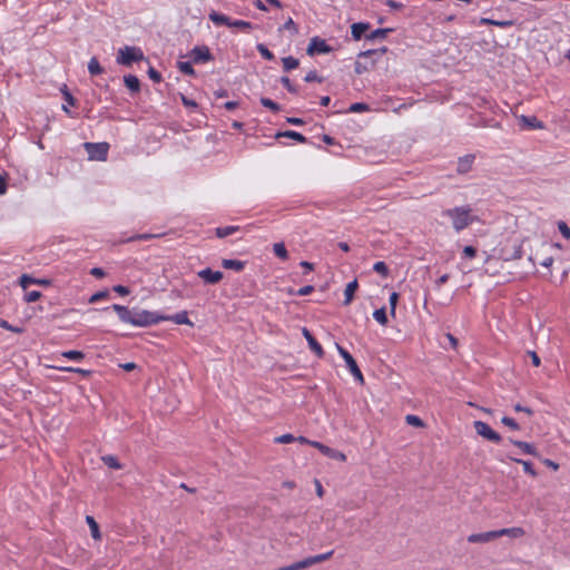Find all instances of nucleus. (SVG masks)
<instances>
[{
	"mask_svg": "<svg viewBox=\"0 0 570 570\" xmlns=\"http://www.w3.org/2000/svg\"><path fill=\"white\" fill-rule=\"evenodd\" d=\"M111 308L117 313L121 322L138 327H147L150 325H155L165 318V315H160L157 312H150L137 307L129 309L126 306L114 304Z\"/></svg>",
	"mask_w": 570,
	"mask_h": 570,
	"instance_id": "1",
	"label": "nucleus"
},
{
	"mask_svg": "<svg viewBox=\"0 0 570 570\" xmlns=\"http://www.w3.org/2000/svg\"><path fill=\"white\" fill-rule=\"evenodd\" d=\"M472 209L469 206H459L442 212V216L452 219V226L456 232H461L471 225L474 217L471 215Z\"/></svg>",
	"mask_w": 570,
	"mask_h": 570,
	"instance_id": "2",
	"label": "nucleus"
},
{
	"mask_svg": "<svg viewBox=\"0 0 570 570\" xmlns=\"http://www.w3.org/2000/svg\"><path fill=\"white\" fill-rule=\"evenodd\" d=\"M145 59L144 52L138 47L125 46L117 52V63L122 66H131L134 62H138Z\"/></svg>",
	"mask_w": 570,
	"mask_h": 570,
	"instance_id": "3",
	"label": "nucleus"
},
{
	"mask_svg": "<svg viewBox=\"0 0 570 570\" xmlns=\"http://www.w3.org/2000/svg\"><path fill=\"white\" fill-rule=\"evenodd\" d=\"M83 148L89 160L105 161L108 156L109 145L107 142H85Z\"/></svg>",
	"mask_w": 570,
	"mask_h": 570,
	"instance_id": "4",
	"label": "nucleus"
},
{
	"mask_svg": "<svg viewBox=\"0 0 570 570\" xmlns=\"http://www.w3.org/2000/svg\"><path fill=\"white\" fill-rule=\"evenodd\" d=\"M336 348L340 353V355L344 358L346 366L348 367L351 374L354 376V379L361 383L364 382L363 374L360 370V367L356 364V361L353 358V356L340 344H335Z\"/></svg>",
	"mask_w": 570,
	"mask_h": 570,
	"instance_id": "5",
	"label": "nucleus"
},
{
	"mask_svg": "<svg viewBox=\"0 0 570 570\" xmlns=\"http://www.w3.org/2000/svg\"><path fill=\"white\" fill-rule=\"evenodd\" d=\"M474 429L479 435L491 442L500 443L502 441L501 435L493 431L491 426L485 422L474 421Z\"/></svg>",
	"mask_w": 570,
	"mask_h": 570,
	"instance_id": "6",
	"label": "nucleus"
},
{
	"mask_svg": "<svg viewBox=\"0 0 570 570\" xmlns=\"http://www.w3.org/2000/svg\"><path fill=\"white\" fill-rule=\"evenodd\" d=\"M189 58L194 63H205L214 59L207 46H196L189 52Z\"/></svg>",
	"mask_w": 570,
	"mask_h": 570,
	"instance_id": "7",
	"label": "nucleus"
},
{
	"mask_svg": "<svg viewBox=\"0 0 570 570\" xmlns=\"http://www.w3.org/2000/svg\"><path fill=\"white\" fill-rule=\"evenodd\" d=\"M332 47H330L324 39L320 37H314L311 39V42L307 47V55L314 56L317 53H330L332 51Z\"/></svg>",
	"mask_w": 570,
	"mask_h": 570,
	"instance_id": "8",
	"label": "nucleus"
},
{
	"mask_svg": "<svg viewBox=\"0 0 570 570\" xmlns=\"http://www.w3.org/2000/svg\"><path fill=\"white\" fill-rule=\"evenodd\" d=\"M197 275L206 284H212V285L219 283L224 277V274L220 271H213L210 268L202 269L197 273Z\"/></svg>",
	"mask_w": 570,
	"mask_h": 570,
	"instance_id": "9",
	"label": "nucleus"
},
{
	"mask_svg": "<svg viewBox=\"0 0 570 570\" xmlns=\"http://www.w3.org/2000/svg\"><path fill=\"white\" fill-rule=\"evenodd\" d=\"M302 334L303 336L306 338L307 343H308V346L309 348L318 356V357H323L324 356V350L323 347L321 346V344L315 340V337L313 336V334L306 328V327H303L302 328Z\"/></svg>",
	"mask_w": 570,
	"mask_h": 570,
	"instance_id": "10",
	"label": "nucleus"
},
{
	"mask_svg": "<svg viewBox=\"0 0 570 570\" xmlns=\"http://www.w3.org/2000/svg\"><path fill=\"white\" fill-rule=\"evenodd\" d=\"M498 538L495 531H488L482 533H473L468 537L470 543H485Z\"/></svg>",
	"mask_w": 570,
	"mask_h": 570,
	"instance_id": "11",
	"label": "nucleus"
},
{
	"mask_svg": "<svg viewBox=\"0 0 570 570\" xmlns=\"http://www.w3.org/2000/svg\"><path fill=\"white\" fill-rule=\"evenodd\" d=\"M475 156L472 154L464 155L458 160L456 171L459 174H466L472 169Z\"/></svg>",
	"mask_w": 570,
	"mask_h": 570,
	"instance_id": "12",
	"label": "nucleus"
},
{
	"mask_svg": "<svg viewBox=\"0 0 570 570\" xmlns=\"http://www.w3.org/2000/svg\"><path fill=\"white\" fill-rule=\"evenodd\" d=\"M368 22H355L351 26V35L354 40H361L366 36V31L370 30Z\"/></svg>",
	"mask_w": 570,
	"mask_h": 570,
	"instance_id": "13",
	"label": "nucleus"
},
{
	"mask_svg": "<svg viewBox=\"0 0 570 570\" xmlns=\"http://www.w3.org/2000/svg\"><path fill=\"white\" fill-rule=\"evenodd\" d=\"M518 120H519V124L523 128H527V129H542L543 128L542 121L538 120V118L534 116L529 117V116L521 115L518 118Z\"/></svg>",
	"mask_w": 570,
	"mask_h": 570,
	"instance_id": "14",
	"label": "nucleus"
},
{
	"mask_svg": "<svg viewBox=\"0 0 570 570\" xmlns=\"http://www.w3.org/2000/svg\"><path fill=\"white\" fill-rule=\"evenodd\" d=\"M510 443H512L513 445L518 446L519 449L522 450L523 453L525 454H530V455H533L535 458H539V452L537 450V448L531 444V443H528V442H524V441H518V440H513V439H509Z\"/></svg>",
	"mask_w": 570,
	"mask_h": 570,
	"instance_id": "15",
	"label": "nucleus"
},
{
	"mask_svg": "<svg viewBox=\"0 0 570 570\" xmlns=\"http://www.w3.org/2000/svg\"><path fill=\"white\" fill-rule=\"evenodd\" d=\"M163 321H173L176 324H186L193 326V322L188 318L187 312L183 311L173 316H165Z\"/></svg>",
	"mask_w": 570,
	"mask_h": 570,
	"instance_id": "16",
	"label": "nucleus"
},
{
	"mask_svg": "<svg viewBox=\"0 0 570 570\" xmlns=\"http://www.w3.org/2000/svg\"><path fill=\"white\" fill-rule=\"evenodd\" d=\"M208 18L210 21H213L215 24L217 26H227L229 27V23H230V18L223 14V13H219L217 11H212L209 14H208Z\"/></svg>",
	"mask_w": 570,
	"mask_h": 570,
	"instance_id": "17",
	"label": "nucleus"
},
{
	"mask_svg": "<svg viewBox=\"0 0 570 570\" xmlns=\"http://www.w3.org/2000/svg\"><path fill=\"white\" fill-rule=\"evenodd\" d=\"M125 86L131 91V92H139L140 90V81L139 79L134 75H127L124 77Z\"/></svg>",
	"mask_w": 570,
	"mask_h": 570,
	"instance_id": "18",
	"label": "nucleus"
},
{
	"mask_svg": "<svg viewBox=\"0 0 570 570\" xmlns=\"http://www.w3.org/2000/svg\"><path fill=\"white\" fill-rule=\"evenodd\" d=\"M357 287H358V284H357L356 279L350 282L346 285V288L344 291V295H345L344 305H348L353 301L354 293L357 289Z\"/></svg>",
	"mask_w": 570,
	"mask_h": 570,
	"instance_id": "19",
	"label": "nucleus"
},
{
	"mask_svg": "<svg viewBox=\"0 0 570 570\" xmlns=\"http://www.w3.org/2000/svg\"><path fill=\"white\" fill-rule=\"evenodd\" d=\"M392 28H381L367 33L365 36L366 40H375V39H385L390 32H392Z\"/></svg>",
	"mask_w": 570,
	"mask_h": 570,
	"instance_id": "20",
	"label": "nucleus"
},
{
	"mask_svg": "<svg viewBox=\"0 0 570 570\" xmlns=\"http://www.w3.org/2000/svg\"><path fill=\"white\" fill-rule=\"evenodd\" d=\"M222 265L226 269H233L236 272L243 271L245 263L237 259H223Z\"/></svg>",
	"mask_w": 570,
	"mask_h": 570,
	"instance_id": "21",
	"label": "nucleus"
},
{
	"mask_svg": "<svg viewBox=\"0 0 570 570\" xmlns=\"http://www.w3.org/2000/svg\"><path fill=\"white\" fill-rule=\"evenodd\" d=\"M498 533V538L502 535H509L512 538H519L523 535L524 531L521 528H508L501 530H494Z\"/></svg>",
	"mask_w": 570,
	"mask_h": 570,
	"instance_id": "22",
	"label": "nucleus"
},
{
	"mask_svg": "<svg viewBox=\"0 0 570 570\" xmlns=\"http://www.w3.org/2000/svg\"><path fill=\"white\" fill-rule=\"evenodd\" d=\"M322 453L331 459H335V460H338V461H345L346 460V456L344 453L335 450V449H332L327 445L324 446Z\"/></svg>",
	"mask_w": 570,
	"mask_h": 570,
	"instance_id": "23",
	"label": "nucleus"
},
{
	"mask_svg": "<svg viewBox=\"0 0 570 570\" xmlns=\"http://www.w3.org/2000/svg\"><path fill=\"white\" fill-rule=\"evenodd\" d=\"M276 137H286V138H291V139H294L298 142H306L307 139L305 136H303L302 134L297 132V131H294V130H286V131H283V132H278L276 135Z\"/></svg>",
	"mask_w": 570,
	"mask_h": 570,
	"instance_id": "24",
	"label": "nucleus"
},
{
	"mask_svg": "<svg viewBox=\"0 0 570 570\" xmlns=\"http://www.w3.org/2000/svg\"><path fill=\"white\" fill-rule=\"evenodd\" d=\"M86 521L90 528V532H91V537L95 539V540H98L100 539V531H99V525L98 523L96 522V520L94 519V517L91 515H87L86 517Z\"/></svg>",
	"mask_w": 570,
	"mask_h": 570,
	"instance_id": "25",
	"label": "nucleus"
},
{
	"mask_svg": "<svg viewBox=\"0 0 570 570\" xmlns=\"http://www.w3.org/2000/svg\"><path fill=\"white\" fill-rule=\"evenodd\" d=\"M101 461L110 469L120 470L122 465L115 455H104Z\"/></svg>",
	"mask_w": 570,
	"mask_h": 570,
	"instance_id": "26",
	"label": "nucleus"
},
{
	"mask_svg": "<svg viewBox=\"0 0 570 570\" xmlns=\"http://www.w3.org/2000/svg\"><path fill=\"white\" fill-rule=\"evenodd\" d=\"M88 71L91 76H97L102 73L104 69L100 66L98 59L96 57H92L90 61L88 62Z\"/></svg>",
	"mask_w": 570,
	"mask_h": 570,
	"instance_id": "27",
	"label": "nucleus"
},
{
	"mask_svg": "<svg viewBox=\"0 0 570 570\" xmlns=\"http://www.w3.org/2000/svg\"><path fill=\"white\" fill-rule=\"evenodd\" d=\"M282 62H283V68L285 71H291V70L297 68L299 65L298 59H296L292 56L283 58Z\"/></svg>",
	"mask_w": 570,
	"mask_h": 570,
	"instance_id": "28",
	"label": "nucleus"
},
{
	"mask_svg": "<svg viewBox=\"0 0 570 570\" xmlns=\"http://www.w3.org/2000/svg\"><path fill=\"white\" fill-rule=\"evenodd\" d=\"M238 229H239L238 226L217 227L216 228V236L219 237V238H224V237H227V236L234 234Z\"/></svg>",
	"mask_w": 570,
	"mask_h": 570,
	"instance_id": "29",
	"label": "nucleus"
},
{
	"mask_svg": "<svg viewBox=\"0 0 570 570\" xmlns=\"http://www.w3.org/2000/svg\"><path fill=\"white\" fill-rule=\"evenodd\" d=\"M274 254L283 261L288 258V252L284 245V243H276L273 246Z\"/></svg>",
	"mask_w": 570,
	"mask_h": 570,
	"instance_id": "30",
	"label": "nucleus"
},
{
	"mask_svg": "<svg viewBox=\"0 0 570 570\" xmlns=\"http://www.w3.org/2000/svg\"><path fill=\"white\" fill-rule=\"evenodd\" d=\"M511 460H513L514 462H517L519 464H522L525 473L530 474L531 476H537V471L534 470V468L530 461H524V460L514 459V458H511Z\"/></svg>",
	"mask_w": 570,
	"mask_h": 570,
	"instance_id": "31",
	"label": "nucleus"
},
{
	"mask_svg": "<svg viewBox=\"0 0 570 570\" xmlns=\"http://www.w3.org/2000/svg\"><path fill=\"white\" fill-rule=\"evenodd\" d=\"M373 317L381 325H386L389 322L385 307L375 309L373 313Z\"/></svg>",
	"mask_w": 570,
	"mask_h": 570,
	"instance_id": "32",
	"label": "nucleus"
},
{
	"mask_svg": "<svg viewBox=\"0 0 570 570\" xmlns=\"http://www.w3.org/2000/svg\"><path fill=\"white\" fill-rule=\"evenodd\" d=\"M177 67L178 69L185 73V75H188V76H195V70L191 66V62L189 61H178L177 62Z\"/></svg>",
	"mask_w": 570,
	"mask_h": 570,
	"instance_id": "33",
	"label": "nucleus"
},
{
	"mask_svg": "<svg viewBox=\"0 0 570 570\" xmlns=\"http://www.w3.org/2000/svg\"><path fill=\"white\" fill-rule=\"evenodd\" d=\"M259 101L264 107L271 109L274 112H278L281 110V106L269 98L262 97Z\"/></svg>",
	"mask_w": 570,
	"mask_h": 570,
	"instance_id": "34",
	"label": "nucleus"
},
{
	"mask_svg": "<svg viewBox=\"0 0 570 570\" xmlns=\"http://www.w3.org/2000/svg\"><path fill=\"white\" fill-rule=\"evenodd\" d=\"M229 28H238L242 30H249L253 28V24L248 21L230 19Z\"/></svg>",
	"mask_w": 570,
	"mask_h": 570,
	"instance_id": "35",
	"label": "nucleus"
},
{
	"mask_svg": "<svg viewBox=\"0 0 570 570\" xmlns=\"http://www.w3.org/2000/svg\"><path fill=\"white\" fill-rule=\"evenodd\" d=\"M405 421L409 425L415 426V428H423L424 422L416 415L407 414L405 416Z\"/></svg>",
	"mask_w": 570,
	"mask_h": 570,
	"instance_id": "36",
	"label": "nucleus"
},
{
	"mask_svg": "<svg viewBox=\"0 0 570 570\" xmlns=\"http://www.w3.org/2000/svg\"><path fill=\"white\" fill-rule=\"evenodd\" d=\"M258 52L261 53V56L263 58H265L266 60H273L275 57H274V53L272 51L268 50V48L263 45V43H258L256 46Z\"/></svg>",
	"mask_w": 570,
	"mask_h": 570,
	"instance_id": "37",
	"label": "nucleus"
},
{
	"mask_svg": "<svg viewBox=\"0 0 570 570\" xmlns=\"http://www.w3.org/2000/svg\"><path fill=\"white\" fill-rule=\"evenodd\" d=\"M373 269L381 274L383 277H386L389 275V268L387 265L384 262H376L373 265Z\"/></svg>",
	"mask_w": 570,
	"mask_h": 570,
	"instance_id": "38",
	"label": "nucleus"
},
{
	"mask_svg": "<svg viewBox=\"0 0 570 570\" xmlns=\"http://www.w3.org/2000/svg\"><path fill=\"white\" fill-rule=\"evenodd\" d=\"M62 356L73 361H80L85 357V354L80 351H67L62 353Z\"/></svg>",
	"mask_w": 570,
	"mask_h": 570,
	"instance_id": "39",
	"label": "nucleus"
},
{
	"mask_svg": "<svg viewBox=\"0 0 570 570\" xmlns=\"http://www.w3.org/2000/svg\"><path fill=\"white\" fill-rule=\"evenodd\" d=\"M19 284L23 289H27L29 285L35 284V278L28 274H23L19 278Z\"/></svg>",
	"mask_w": 570,
	"mask_h": 570,
	"instance_id": "40",
	"label": "nucleus"
},
{
	"mask_svg": "<svg viewBox=\"0 0 570 570\" xmlns=\"http://www.w3.org/2000/svg\"><path fill=\"white\" fill-rule=\"evenodd\" d=\"M296 440V438L293 435V434H283V435H279L277 438H275L274 442L275 443H281V444H287V443H292Z\"/></svg>",
	"mask_w": 570,
	"mask_h": 570,
	"instance_id": "41",
	"label": "nucleus"
},
{
	"mask_svg": "<svg viewBox=\"0 0 570 570\" xmlns=\"http://www.w3.org/2000/svg\"><path fill=\"white\" fill-rule=\"evenodd\" d=\"M501 422H502L504 425H507V426H509L510 429H512V430H515V431L520 430V425H519V424L517 423V421H515L514 419H512V417L503 416V417L501 419Z\"/></svg>",
	"mask_w": 570,
	"mask_h": 570,
	"instance_id": "42",
	"label": "nucleus"
},
{
	"mask_svg": "<svg viewBox=\"0 0 570 570\" xmlns=\"http://www.w3.org/2000/svg\"><path fill=\"white\" fill-rule=\"evenodd\" d=\"M281 83L292 94H297V88L294 86L288 77H282Z\"/></svg>",
	"mask_w": 570,
	"mask_h": 570,
	"instance_id": "43",
	"label": "nucleus"
},
{
	"mask_svg": "<svg viewBox=\"0 0 570 570\" xmlns=\"http://www.w3.org/2000/svg\"><path fill=\"white\" fill-rule=\"evenodd\" d=\"M366 110H368V106L363 102L352 104L348 108L350 112H361V111H366Z\"/></svg>",
	"mask_w": 570,
	"mask_h": 570,
	"instance_id": "44",
	"label": "nucleus"
},
{
	"mask_svg": "<svg viewBox=\"0 0 570 570\" xmlns=\"http://www.w3.org/2000/svg\"><path fill=\"white\" fill-rule=\"evenodd\" d=\"M41 297V293L39 291H31L24 294V301L27 303H32L38 301Z\"/></svg>",
	"mask_w": 570,
	"mask_h": 570,
	"instance_id": "45",
	"label": "nucleus"
},
{
	"mask_svg": "<svg viewBox=\"0 0 570 570\" xmlns=\"http://www.w3.org/2000/svg\"><path fill=\"white\" fill-rule=\"evenodd\" d=\"M387 51L386 47L380 48V50H366L358 53V58H367L377 53H385Z\"/></svg>",
	"mask_w": 570,
	"mask_h": 570,
	"instance_id": "46",
	"label": "nucleus"
},
{
	"mask_svg": "<svg viewBox=\"0 0 570 570\" xmlns=\"http://www.w3.org/2000/svg\"><path fill=\"white\" fill-rule=\"evenodd\" d=\"M558 228H559V230H560L561 235H562L564 238H567V239H569V238H570V227L567 225V223H566V222H562V220H561V222H559V223H558Z\"/></svg>",
	"mask_w": 570,
	"mask_h": 570,
	"instance_id": "47",
	"label": "nucleus"
},
{
	"mask_svg": "<svg viewBox=\"0 0 570 570\" xmlns=\"http://www.w3.org/2000/svg\"><path fill=\"white\" fill-rule=\"evenodd\" d=\"M61 92L63 95V98L66 100V102L70 106H75L76 105V99L72 97V95L68 91L67 89V86L63 85V88L61 89Z\"/></svg>",
	"mask_w": 570,
	"mask_h": 570,
	"instance_id": "48",
	"label": "nucleus"
},
{
	"mask_svg": "<svg viewBox=\"0 0 570 570\" xmlns=\"http://www.w3.org/2000/svg\"><path fill=\"white\" fill-rule=\"evenodd\" d=\"M397 302H399V294L393 292L391 295H390V299H389V303H390V307H391V314L394 316L395 315V308H396V305H397Z\"/></svg>",
	"mask_w": 570,
	"mask_h": 570,
	"instance_id": "49",
	"label": "nucleus"
},
{
	"mask_svg": "<svg viewBox=\"0 0 570 570\" xmlns=\"http://www.w3.org/2000/svg\"><path fill=\"white\" fill-rule=\"evenodd\" d=\"M0 327L14 332V333H21L23 330L21 327H16L9 324L6 320L0 318Z\"/></svg>",
	"mask_w": 570,
	"mask_h": 570,
	"instance_id": "50",
	"label": "nucleus"
},
{
	"mask_svg": "<svg viewBox=\"0 0 570 570\" xmlns=\"http://www.w3.org/2000/svg\"><path fill=\"white\" fill-rule=\"evenodd\" d=\"M159 235H155V234H137L132 237H130L128 239V242H134V240H148V239H151V238H155V237H158Z\"/></svg>",
	"mask_w": 570,
	"mask_h": 570,
	"instance_id": "51",
	"label": "nucleus"
},
{
	"mask_svg": "<svg viewBox=\"0 0 570 570\" xmlns=\"http://www.w3.org/2000/svg\"><path fill=\"white\" fill-rule=\"evenodd\" d=\"M148 76L149 78L155 81V82H160L161 81V75L159 71H157L155 68L150 67L148 69Z\"/></svg>",
	"mask_w": 570,
	"mask_h": 570,
	"instance_id": "52",
	"label": "nucleus"
},
{
	"mask_svg": "<svg viewBox=\"0 0 570 570\" xmlns=\"http://www.w3.org/2000/svg\"><path fill=\"white\" fill-rule=\"evenodd\" d=\"M304 80H305L306 82H312V81H318V82H322V81H323V79H322L321 77H318V75H317V72H316L315 70L309 71V72L305 76Z\"/></svg>",
	"mask_w": 570,
	"mask_h": 570,
	"instance_id": "53",
	"label": "nucleus"
},
{
	"mask_svg": "<svg viewBox=\"0 0 570 570\" xmlns=\"http://www.w3.org/2000/svg\"><path fill=\"white\" fill-rule=\"evenodd\" d=\"M108 296L107 291L97 292L89 298V303H96L102 298H106Z\"/></svg>",
	"mask_w": 570,
	"mask_h": 570,
	"instance_id": "54",
	"label": "nucleus"
},
{
	"mask_svg": "<svg viewBox=\"0 0 570 570\" xmlns=\"http://www.w3.org/2000/svg\"><path fill=\"white\" fill-rule=\"evenodd\" d=\"M354 70H355V73L362 75V73H364L365 71L368 70V66L362 63L361 61H356L355 66H354Z\"/></svg>",
	"mask_w": 570,
	"mask_h": 570,
	"instance_id": "55",
	"label": "nucleus"
},
{
	"mask_svg": "<svg viewBox=\"0 0 570 570\" xmlns=\"http://www.w3.org/2000/svg\"><path fill=\"white\" fill-rule=\"evenodd\" d=\"M313 291H314V287L312 285H306V286L301 287L296 292V295H298V296H306V295H309Z\"/></svg>",
	"mask_w": 570,
	"mask_h": 570,
	"instance_id": "56",
	"label": "nucleus"
},
{
	"mask_svg": "<svg viewBox=\"0 0 570 570\" xmlns=\"http://www.w3.org/2000/svg\"><path fill=\"white\" fill-rule=\"evenodd\" d=\"M463 254L468 258H473L476 255V249L473 246H465L463 248Z\"/></svg>",
	"mask_w": 570,
	"mask_h": 570,
	"instance_id": "57",
	"label": "nucleus"
},
{
	"mask_svg": "<svg viewBox=\"0 0 570 570\" xmlns=\"http://www.w3.org/2000/svg\"><path fill=\"white\" fill-rule=\"evenodd\" d=\"M114 291L122 296L128 295L130 293L129 288L124 285L114 286Z\"/></svg>",
	"mask_w": 570,
	"mask_h": 570,
	"instance_id": "58",
	"label": "nucleus"
},
{
	"mask_svg": "<svg viewBox=\"0 0 570 570\" xmlns=\"http://www.w3.org/2000/svg\"><path fill=\"white\" fill-rule=\"evenodd\" d=\"M514 411L517 412H524L527 413L528 415H532L533 414V411L530 409V407H527V406H522L521 404H515L514 405Z\"/></svg>",
	"mask_w": 570,
	"mask_h": 570,
	"instance_id": "59",
	"label": "nucleus"
},
{
	"mask_svg": "<svg viewBox=\"0 0 570 570\" xmlns=\"http://www.w3.org/2000/svg\"><path fill=\"white\" fill-rule=\"evenodd\" d=\"M90 274L95 277H98V278H101L105 276V271L100 267H94L91 271H90Z\"/></svg>",
	"mask_w": 570,
	"mask_h": 570,
	"instance_id": "60",
	"label": "nucleus"
},
{
	"mask_svg": "<svg viewBox=\"0 0 570 570\" xmlns=\"http://www.w3.org/2000/svg\"><path fill=\"white\" fill-rule=\"evenodd\" d=\"M283 29L297 31L296 24L292 18H289L284 24Z\"/></svg>",
	"mask_w": 570,
	"mask_h": 570,
	"instance_id": "61",
	"label": "nucleus"
},
{
	"mask_svg": "<svg viewBox=\"0 0 570 570\" xmlns=\"http://www.w3.org/2000/svg\"><path fill=\"white\" fill-rule=\"evenodd\" d=\"M528 354L531 357L532 364L534 366H539L540 365V357L538 356V354L535 352H533V351H529Z\"/></svg>",
	"mask_w": 570,
	"mask_h": 570,
	"instance_id": "62",
	"label": "nucleus"
},
{
	"mask_svg": "<svg viewBox=\"0 0 570 570\" xmlns=\"http://www.w3.org/2000/svg\"><path fill=\"white\" fill-rule=\"evenodd\" d=\"M513 23L514 22L512 20H497L495 26L500 28H508L513 26Z\"/></svg>",
	"mask_w": 570,
	"mask_h": 570,
	"instance_id": "63",
	"label": "nucleus"
},
{
	"mask_svg": "<svg viewBox=\"0 0 570 570\" xmlns=\"http://www.w3.org/2000/svg\"><path fill=\"white\" fill-rule=\"evenodd\" d=\"M386 4L394 10H400L403 8V4L401 2H396L394 0H387Z\"/></svg>",
	"mask_w": 570,
	"mask_h": 570,
	"instance_id": "64",
	"label": "nucleus"
}]
</instances>
